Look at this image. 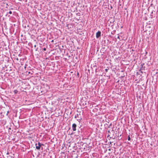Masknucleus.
Returning <instances> with one entry per match:
<instances>
[{"label": "nucleus", "mask_w": 158, "mask_h": 158, "mask_svg": "<svg viewBox=\"0 0 158 158\" xmlns=\"http://www.w3.org/2000/svg\"><path fill=\"white\" fill-rule=\"evenodd\" d=\"M9 154V153L8 152H7V153H6V154L7 155H8Z\"/></svg>", "instance_id": "9b49d317"}, {"label": "nucleus", "mask_w": 158, "mask_h": 158, "mask_svg": "<svg viewBox=\"0 0 158 158\" xmlns=\"http://www.w3.org/2000/svg\"><path fill=\"white\" fill-rule=\"evenodd\" d=\"M118 38H119V36H118Z\"/></svg>", "instance_id": "dca6fc26"}, {"label": "nucleus", "mask_w": 158, "mask_h": 158, "mask_svg": "<svg viewBox=\"0 0 158 158\" xmlns=\"http://www.w3.org/2000/svg\"><path fill=\"white\" fill-rule=\"evenodd\" d=\"M9 13L10 14H11L12 13V11H10L9 12Z\"/></svg>", "instance_id": "6e6552de"}, {"label": "nucleus", "mask_w": 158, "mask_h": 158, "mask_svg": "<svg viewBox=\"0 0 158 158\" xmlns=\"http://www.w3.org/2000/svg\"><path fill=\"white\" fill-rule=\"evenodd\" d=\"M108 133L110 132V131H108Z\"/></svg>", "instance_id": "ddd939ff"}, {"label": "nucleus", "mask_w": 158, "mask_h": 158, "mask_svg": "<svg viewBox=\"0 0 158 158\" xmlns=\"http://www.w3.org/2000/svg\"><path fill=\"white\" fill-rule=\"evenodd\" d=\"M18 92V91L17 90H15L14 91V92L15 94H17Z\"/></svg>", "instance_id": "20e7f679"}, {"label": "nucleus", "mask_w": 158, "mask_h": 158, "mask_svg": "<svg viewBox=\"0 0 158 158\" xmlns=\"http://www.w3.org/2000/svg\"><path fill=\"white\" fill-rule=\"evenodd\" d=\"M44 51H45L46 50V48H44Z\"/></svg>", "instance_id": "1a4fd4ad"}, {"label": "nucleus", "mask_w": 158, "mask_h": 158, "mask_svg": "<svg viewBox=\"0 0 158 158\" xmlns=\"http://www.w3.org/2000/svg\"><path fill=\"white\" fill-rule=\"evenodd\" d=\"M42 145H43V144H42L40 142H38V145H37V143H36L35 144V146H36V149H38V150H39L40 149V148L41 146Z\"/></svg>", "instance_id": "f257e3e1"}, {"label": "nucleus", "mask_w": 158, "mask_h": 158, "mask_svg": "<svg viewBox=\"0 0 158 158\" xmlns=\"http://www.w3.org/2000/svg\"><path fill=\"white\" fill-rule=\"evenodd\" d=\"M81 119V118L80 119H77V120H80V121Z\"/></svg>", "instance_id": "9d476101"}, {"label": "nucleus", "mask_w": 158, "mask_h": 158, "mask_svg": "<svg viewBox=\"0 0 158 158\" xmlns=\"http://www.w3.org/2000/svg\"><path fill=\"white\" fill-rule=\"evenodd\" d=\"M16 60H19V59H18V58H17L16 59Z\"/></svg>", "instance_id": "f8f14e48"}, {"label": "nucleus", "mask_w": 158, "mask_h": 158, "mask_svg": "<svg viewBox=\"0 0 158 158\" xmlns=\"http://www.w3.org/2000/svg\"><path fill=\"white\" fill-rule=\"evenodd\" d=\"M36 45H35L34 46L35 47H36Z\"/></svg>", "instance_id": "4468645a"}, {"label": "nucleus", "mask_w": 158, "mask_h": 158, "mask_svg": "<svg viewBox=\"0 0 158 158\" xmlns=\"http://www.w3.org/2000/svg\"><path fill=\"white\" fill-rule=\"evenodd\" d=\"M131 139V138H130V137L129 136L128 137V140H130Z\"/></svg>", "instance_id": "423d86ee"}, {"label": "nucleus", "mask_w": 158, "mask_h": 158, "mask_svg": "<svg viewBox=\"0 0 158 158\" xmlns=\"http://www.w3.org/2000/svg\"><path fill=\"white\" fill-rule=\"evenodd\" d=\"M28 73H30V72H28Z\"/></svg>", "instance_id": "2eb2a0df"}, {"label": "nucleus", "mask_w": 158, "mask_h": 158, "mask_svg": "<svg viewBox=\"0 0 158 158\" xmlns=\"http://www.w3.org/2000/svg\"><path fill=\"white\" fill-rule=\"evenodd\" d=\"M77 125L75 123H73L72 125L73 130V131H75L76 130Z\"/></svg>", "instance_id": "f03ea898"}, {"label": "nucleus", "mask_w": 158, "mask_h": 158, "mask_svg": "<svg viewBox=\"0 0 158 158\" xmlns=\"http://www.w3.org/2000/svg\"><path fill=\"white\" fill-rule=\"evenodd\" d=\"M78 114H77L76 115H75V118H77V117H78Z\"/></svg>", "instance_id": "39448f33"}, {"label": "nucleus", "mask_w": 158, "mask_h": 158, "mask_svg": "<svg viewBox=\"0 0 158 158\" xmlns=\"http://www.w3.org/2000/svg\"><path fill=\"white\" fill-rule=\"evenodd\" d=\"M108 69H105V71L106 72H107L108 71Z\"/></svg>", "instance_id": "0eeeda50"}, {"label": "nucleus", "mask_w": 158, "mask_h": 158, "mask_svg": "<svg viewBox=\"0 0 158 158\" xmlns=\"http://www.w3.org/2000/svg\"><path fill=\"white\" fill-rule=\"evenodd\" d=\"M101 32L100 31H98L96 34V37L97 38H98L101 36Z\"/></svg>", "instance_id": "7ed1b4c3"}]
</instances>
